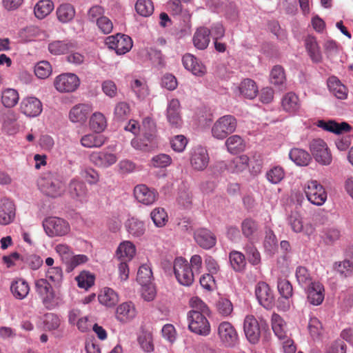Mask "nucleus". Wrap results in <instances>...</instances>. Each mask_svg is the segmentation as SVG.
Masks as SVG:
<instances>
[{
    "label": "nucleus",
    "instance_id": "nucleus-1",
    "mask_svg": "<svg viewBox=\"0 0 353 353\" xmlns=\"http://www.w3.org/2000/svg\"><path fill=\"white\" fill-rule=\"evenodd\" d=\"M34 290L47 310H54L63 303L61 294L46 279L35 280Z\"/></svg>",
    "mask_w": 353,
    "mask_h": 353
},
{
    "label": "nucleus",
    "instance_id": "nucleus-2",
    "mask_svg": "<svg viewBox=\"0 0 353 353\" xmlns=\"http://www.w3.org/2000/svg\"><path fill=\"white\" fill-rule=\"evenodd\" d=\"M38 186L41 192L51 198L59 197L65 192V185L57 173H43L38 180Z\"/></svg>",
    "mask_w": 353,
    "mask_h": 353
},
{
    "label": "nucleus",
    "instance_id": "nucleus-3",
    "mask_svg": "<svg viewBox=\"0 0 353 353\" xmlns=\"http://www.w3.org/2000/svg\"><path fill=\"white\" fill-rule=\"evenodd\" d=\"M236 126L237 121L234 116H223L212 125L211 130L212 137L216 139L223 140L233 133L236 130Z\"/></svg>",
    "mask_w": 353,
    "mask_h": 353
},
{
    "label": "nucleus",
    "instance_id": "nucleus-4",
    "mask_svg": "<svg viewBox=\"0 0 353 353\" xmlns=\"http://www.w3.org/2000/svg\"><path fill=\"white\" fill-rule=\"evenodd\" d=\"M188 327L191 332L203 336L210 334V324L203 313L192 310L188 312Z\"/></svg>",
    "mask_w": 353,
    "mask_h": 353
},
{
    "label": "nucleus",
    "instance_id": "nucleus-5",
    "mask_svg": "<svg viewBox=\"0 0 353 353\" xmlns=\"http://www.w3.org/2000/svg\"><path fill=\"white\" fill-rule=\"evenodd\" d=\"M174 273L178 282L190 286L194 281V273L188 261L182 257L176 258L173 265Z\"/></svg>",
    "mask_w": 353,
    "mask_h": 353
},
{
    "label": "nucleus",
    "instance_id": "nucleus-6",
    "mask_svg": "<svg viewBox=\"0 0 353 353\" xmlns=\"http://www.w3.org/2000/svg\"><path fill=\"white\" fill-rule=\"evenodd\" d=\"M304 192L307 200L315 205H322L327 200L324 187L316 180L308 181L304 185Z\"/></svg>",
    "mask_w": 353,
    "mask_h": 353
},
{
    "label": "nucleus",
    "instance_id": "nucleus-7",
    "mask_svg": "<svg viewBox=\"0 0 353 353\" xmlns=\"http://www.w3.org/2000/svg\"><path fill=\"white\" fill-rule=\"evenodd\" d=\"M267 325L259 323L253 315H247L243 322V331L248 341L252 344L259 343L262 330H265Z\"/></svg>",
    "mask_w": 353,
    "mask_h": 353
},
{
    "label": "nucleus",
    "instance_id": "nucleus-8",
    "mask_svg": "<svg viewBox=\"0 0 353 353\" xmlns=\"http://www.w3.org/2000/svg\"><path fill=\"white\" fill-rule=\"evenodd\" d=\"M217 334L221 343L225 347H233L239 343L237 331L228 321H223L219 324Z\"/></svg>",
    "mask_w": 353,
    "mask_h": 353
},
{
    "label": "nucleus",
    "instance_id": "nucleus-9",
    "mask_svg": "<svg viewBox=\"0 0 353 353\" xmlns=\"http://www.w3.org/2000/svg\"><path fill=\"white\" fill-rule=\"evenodd\" d=\"M105 44L110 49L115 50L117 54H124L129 52L132 47V39L123 34L108 37L105 39Z\"/></svg>",
    "mask_w": 353,
    "mask_h": 353
},
{
    "label": "nucleus",
    "instance_id": "nucleus-10",
    "mask_svg": "<svg viewBox=\"0 0 353 353\" xmlns=\"http://www.w3.org/2000/svg\"><path fill=\"white\" fill-rule=\"evenodd\" d=\"M310 151L315 160L325 165H330L332 158L326 143L320 139H314L310 143Z\"/></svg>",
    "mask_w": 353,
    "mask_h": 353
},
{
    "label": "nucleus",
    "instance_id": "nucleus-11",
    "mask_svg": "<svg viewBox=\"0 0 353 353\" xmlns=\"http://www.w3.org/2000/svg\"><path fill=\"white\" fill-rule=\"evenodd\" d=\"M80 84L79 77L72 73L61 74L56 77L54 85L60 92H72L75 91Z\"/></svg>",
    "mask_w": 353,
    "mask_h": 353
},
{
    "label": "nucleus",
    "instance_id": "nucleus-12",
    "mask_svg": "<svg viewBox=\"0 0 353 353\" xmlns=\"http://www.w3.org/2000/svg\"><path fill=\"white\" fill-rule=\"evenodd\" d=\"M43 228L49 236H63L70 230L68 223L63 219L57 217H50L43 222Z\"/></svg>",
    "mask_w": 353,
    "mask_h": 353
},
{
    "label": "nucleus",
    "instance_id": "nucleus-13",
    "mask_svg": "<svg viewBox=\"0 0 353 353\" xmlns=\"http://www.w3.org/2000/svg\"><path fill=\"white\" fill-rule=\"evenodd\" d=\"M89 159L97 167L107 168L114 165L117 161L118 157L116 154L107 148L92 152L89 156Z\"/></svg>",
    "mask_w": 353,
    "mask_h": 353
},
{
    "label": "nucleus",
    "instance_id": "nucleus-14",
    "mask_svg": "<svg viewBox=\"0 0 353 353\" xmlns=\"http://www.w3.org/2000/svg\"><path fill=\"white\" fill-rule=\"evenodd\" d=\"M134 196L138 202L150 205L157 200L159 193L154 188H150L145 184H139L134 188Z\"/></svg>",
    "mask_w": 353,
    "mask_h": 353
},
{
    "label": "nucleus",
    "instance_id": "nucleus-15",
    "mask_svg": "<svg viewBox=\"0 0 353 353\" xmlns=\"http://www.w3.org/2000/svg\"><path fill=\"white\" fill-rule=\"evenodd\" d=\"M255 294L259 303L265 308L270 309L274 305V294L266 283H258L256 286Z\"/></svg>",
    "mask_w": 353,
    "mask_h": 353
},
{
    "label": "nucleus",
    "instance_id": "nucleus-16",
    "mask_svg": "<svg viewBox=\"0 0 353 353\" xmlns=\"http://www.w3.org/2000/svg\"><path fill=\"white\" fill-rule=\"evenodd\" d=\"M194 239L196 243L205 250L212 248L216 243L215 234L206 228H199L195 230Z\"/></svg>",
    "mask_w": 353,
    "mask_h": 353
},
{
    "label": "nucleus",
    "instance_id": "nucleus-17",
    "mask_svg": "<svg viewBox=\"0 0 353 353\" xmlns=\"http://www.w3.org/2000/svg\"><path fill=\"white\" fill-rule=\"evenodd\" d=\"M209 155L207 150L201 146L195 148L190 157L192 167L198 171L204 170L209 163Z\"/></svg>",
    "mask_w": 353,
    "mask_h": 353
},
{
    "label": "nucleus",
    "instance_id": "nucleus-18",
    "mask_svg": "<svg viewBox=\"0 0 353 353\" xmlns=\"http://www.w3.org/2000/svg\"><path fill=\"white\" fill-rule=\"evenodd\" d=\"M20 110L27 117H34L42 112V103L36 97H26L20 103Z\"/></svg>",
    "mask_w": 353,
    "mask_h": 353
},
{
    "label": "nucleus",
    "instance_id": "nucleus-19",
    "mask_svg": "<svg viewBox=\"0 0 353 353\" xmlns=\"http://www.w3.org/2000/svg\"><path fill=\"white\" fill-rule=\"evenodd\" d=\"M182 63L184 68L190 71L193 74L201 77L206 72V68L193 54L187 53L183 56Z\"/></svg>",
    "mask_w": 353,
    "mask_h": 353
},
{
    "label": "nucleus",
    "instance_id": "nucleus-20",
    "mask_svg": "<svg viewBox=\"0 0 353 353\" xmlns=\"http://www.w3.org/2000/svg\"><path fill=\"white\" fill-rule=\"evenodd\" d=\"M281 107L283 111L288 114H297L301 108L299 96L292 92L286 93L281 99Z\"/></svg>",
    "mask_w": 353,
    "mask_h": 353
},
{
    "label": "nucleus",
    "instance_id": "nucleus-21",
    "mask_svg": "<svg viewBox=\"0 0 353 353\" xmlns=\"http://www.w3.org/2000/svg\"><path fill=\"white\" fill-rule=\"evenodd\" d=\"M308 302L314 305H319L324 299V287L319 281H315L306 288Z\"/></svg>",
    "mask_w": 353,
    "mask_h": 353
},
{
    "label": "nucleus",
    "instance_id": "nucleus-22",
    "mask_svg": "<svg viewBox=\"0 0 353 353\" xmlns=\"http://www.w3.org/2000/svg\"><path fill=\"white\" fill-rule=\"evenodd\" d=\"M155 137L154 133L145 131L143 138L132 139L131 145L137 150L150 152L154 147Z\"/></svg>",
    "mask_w": 353,
    "mask_h": 353
},
{
    "label": "nucleus",
    "instance_id": "nucleus-23",
    "mask_svg": "<svg viewBox=\"0 0 353 353\" xmlns=\"http://www.w3.org/2000/svg\"><path fill=\"white\" fill-rule=\"evenodd\" d=\"M137 310L134 304L131 301L120 304L116 310V318L122 323H127L137 316Z\"/></svg>",
    "mask_w": 353,
    "mask_h": 353
},
{
    "label": "nucleus",
    "instance_id": "nucleus-24",
    "mask_svg": "<svg viewBox=\"0 0 353 353\" xmlns=\"http://www.w3.org/2000/svg\"><path fill=\"white\" fill-rule=\"evenodd\" d=\"M15 216V207L12 201L3 199L0 202V224L8 225Z\"/></svg>",
    "mask_w": 353,
    "mask_h": 353
},
{
    "label": "nucleus",
    "instance_id": "nucleus-25",
    "mask_svg": "<svg viewBox=\"0 0 353 353\" xmlns=\"http://www.w3.org/2000/svg\"><path fill=\"white\" fill-rule=\"evenodd\" d=\"M167 119L173 128H179L182 124L180 114V103L176 99H172L167 108Z\"/></svg>",
    "mask_w": 353,
    "mask_h": 353
},
{
    "label": "nucleus",
    "instance_id": "nucleus-26",
    "mask_svg": "<svg viewBox=\"0 0 353 353\" xmlns=\"http://www.w3.org/2000/svg\"><path fill=\"white\" fill-rule=\"evenodd\" d=\"M68 191L71 198L83 201L88 194V189L85 183L78 179H72L68 188Z\"/></svg>",
    "mask_w": 353,
    "mask_h": 353
},
{
    "label": "nucleus",
    "instance_id": "nucleus-27",
    "mask_svg": "<svg viewBox=\"0 0 353 353\" xmlns=\"http://www.w3.org/2000/svg\"><path fill=\"white\" fill-rule=\"evenodd\" d=\"M304 44L311 60L314 63H320L322 61V54L316 38L312 35H307L304 40Z\"/></svg>",
    "mask_w": 353,
    "mask_h": 353
},
{
    "label": "nucleus",
    "instance_id": "nucleus-28",
    "mask_svg": "<svg viewBox=\"0 0 353 353\" xmlns=\"http://www.w3.org/2000/svg\"><path fill=\"white\" fill-rule=\"evenodd\" d=\"M92 112V108L87 104H78L74 106L69 112L70 120L73 123H83Z\"/></svg>",
    "mask_w": 353,
    "mask_h": 353
},
{
    "label": "nucleus",
    "instance_id": "nucleus-29",
    "mask_svg": "<svg viewBox=\"0 0 353 353\" xmlns=\"http://www.w3.org/2000/svg\"><path fill=\"white\" fill-rule=\"evenodd\" d=\"M135 253V245L130 241H125L118 246L115 253V259L117 261H130Z\"/></svg>",
    "mask_w": 353,
    "mask_h": 353
},
{
    "label": "nucleus",
    "instance_id": "nucleus-30",
    "mask_svg": "<svg viewBox=\"0 0 353 353\" xmlns=\"http://www.w3.org/2000/svg\"><path fill=\"white\" fill-rule=\"evenodd\" d=\"M210 41V30L205 27H200L195 31L192 42L194 46L198 50H205L208 48Z\"/></svg>",
    "mask_w": 353,
    "mask_h": 353
},
{
    "label": "nucleus",
    "instance_id": "nucleus-31",
    "mask_svg": "<svg viewBox=\"0 0 353 353\" xmlns=\"http://www.w3.org/2000/svg\"><path fill=\"white\" fill-rule=\"evenodd\" d=\"M125 227L129 235L133 238L141 237L146 230L144 222L135 217L128 219Z\"/></svg>",
    "mask_w": 353,
    "mask_h": 353
},
{
    "label": "nucleus",
    "instance_id": "nucleus-32",
    "mask_svg": "<svg viewBox=\"0 0 353 353\" xmlns=\"http://www.w3.org/2000/svg\"><path fill=\"white\" fill-rule=\"evenodd\" d=\"M30 288L27 281L23 279H17L12 281L10 291L13 296L18 300H23L27 297Z\"/></svg>",
    "mask_w": 353,
    "mask_h": 353
},
{
    "label": "nucleus",
    "instance_id": "nucleus-33",
    "mask_svg": "<svg viewBox=\"0 0 353 353\" xmlns=\"http://www.w3.org/2000/svg\"><path fill=\"white\" fill-rule=\"evenodd\" d=\"M76 47V43L69 41H53L48 44L49 52L54 55H60L72 51Z\"/></svg>",
    "mask_w": 353,
    "mask_h": 353
},
{
    "label": "nucleus",
    "instance_id": "nucleus-34",
    "mask_svg": "<svg viewBox=\"0 0 353 353\" xmlns=\"http://www.w3.org/2000/svg\"><path fill=\"white\" fill-rule=\"evenodd\" d=\"M317 126L326 131L336 134L347 132L350 131L352 129V127L346 122H341L339 123L334 121H324L321 120L318 121Z\"/></svg>",
    "mask_w": 353,
    "mask_h": 353
},
{
    "label": "nucleus",
    "instance_id": "nucleus-35",
    "mask_svg": "<svg viewBox=\"0 0 353 353\" xmlns=\"http://www.w3.org/2000/svg\"><path fill=\"white\" fill-rule=\"evenodd\" d=\"M98 299L101 304L106 307H114L119 302L117 293L110 288H104L98 295Z\"/></svg>",
    "mask_w": 353,
    "mask_h": 353
},
{
    "label": "nucleus",
    "instance_id": "nucleus-36",
    "mask_svg": "<svg viewBox=\"0 0 353 353\" xmlns=\"http://www.w3.org/2000/svg\"><path fill=\"white\" fill-rule=\"evenodd\" d=\"M327 86L330 92L337 99H346L347 96V88L336 77H330L327 81Z\"/></svg>",
    "mask_w": 353,
    "mask_h": 353
},
{
    "label": "nucleus",
    "instance_id": "nucleus-37",
    "mask_svg": "<svg viewBox=\"0 0 353 353\" xmlns=\"http://www.w3.org/2000/svg\"><path fill=\"white\" fill-rule=\"evenodd\" d=\"M295 276L299 285L303 288H306L316 281L313 279L307 268L302 265L296 268Z\"/></svg>",
    "mask_w": 353,
    "mask_h": 353
},
{
    "label": "nucleus",
    "instance_id": "nucleus-38",
    "mask_svg": "<svg viewBox=\"0 0 353 353\" xmlns=\"http://www.w3.org/2000/svg\"><path fill=\"white\" fill-rule=\"evenodd\" d=\"M290 158L296 165L300 166L307 165L312 158L305 150L300 148H293L289 153Z\"/></svg>",
    "mask_w": 353,
    "mask_h": 353
},
{
    "label": "nucleus",
    "instance_id": "nucleus-39",
    "mask_svg": "<svg viewBox=\"0 0 353 353\" xmlns=\"http://www.w3.org/2000/svg\"><path fill=\"white\" fill-rule=\"evenodd\" d=\"M225 145L228 151L231 154H237L244 150L245 143L243 139L239 135H232L229 137Z\"/></svg>",
    "mask_w": 353,
    "mask_h": 353
},
{
    "label": "nucleus",
    "instance_id": "nucleus-40",
    "mask_svg": "<svg viewBox=\"0 0 353 353\" xmlns=\"http://www.w3.org/2000/svg\"><path fill=\"white\" fill-rule=\"evenodd\" d=\"M19 99V94L17 90L6 88L1 92V103L6 108H13Z\"/></svg>",
    "mask_w": 353,
    "mask_h": 353
},
{
    "label": "nucleus",
    "instance_id": "nucleus-41",
    "mask_svg": "<svg viewBox=\"0 0 353 353\" xmlns=\"http://www.w3.org/2000/svg\"><path fill=\"white\" fill-rule=\"evenodd\" d=\"M103 135L97 134H89L83 136L81 139V143L85 148H100L105 142Z\"/></svg>",
    "mask_w": 353,
    "mask_h": 353
},
{
    "label": "nucleus",
    "instance_id": "nucleus-42",
    "mask_svg": "<svg viewBox=\"0 0 353 353\" xmlns=\"http://www.w3.org/2000/svg\"><path fill=\"white\" fill-rule=\"evenodd\" d=\"M272 327L275 335L279 339L283 340L286 338V323L279 314L275 313L272 316Z\"/></svg>",
    "mask_w": 353,
    "mask_h": 353
},
{
    "label": "nucleus",
    "instance_id": "nucleus-43",
    "mask_svg": "<svg viewBox=\"0 0 353 353\" xmlns=\"http://www.w3.org/2000/svg\"><path fill=\"white\" fill-rule=\"evenodd\" d=\"M239 90L242 95L248 99H254L258 93V87L256 83L250 79H244L239 86Z\"/></svg>",
    "mask_w": 353,
    "mask_h": 353
},
{
    "label": "nucleus",
    "instance_id": "nucleus-44",
    "mask_svg": "<svg viewBox=\"0 0 353 353\" xmlns=\"http://www.w3.org/2000/svg\"><path fill=\"white\" fill-rule=\"evenodd\" d=\"M250 159L247 155L238 156L230 161L227 169L231 172H241L246 170L249 165Z\"/></svg>",
    "mask_w": 353,
    "mask_h": 353
},
{
    "label": "nucleus",
    "instance_id": "nucleus-45",
    "mask_svg": "<svg viewBox=\"0 0 353 353\" xmlns=\"http://www.w3.org/2000/svg\"><path fill=\"white\" fill-rule=\"evenodd\" d=\"M54 9V3L51 0H41L34 6V12L36 17L42 19L48 16Z\"/></svg>",
    "mask_w": 353,
    "mask_h": 353
},
{
    "label": "nucleus",
    "instance_id": "nucleus-46",
    "mask_svg": "<svg viewBox=\"0 0 353 353\" xmlns=\"http://www.w3.org/2000/svg\"><path fill=\"white\" fill-rule=\"evenodd\" d=\"M58 19L62 23H67L71 21L74 15L75 10L73 6L68 3L61 5L57 10Z\"/></svg>",
    "mask_w": 353,
    "mask_h": 353
},
{
    "label": "nucleus",
    "instance_id": "nucleus-47",
    "mask_svg": "<svg viewBox=\"0 0 353 353\" xmlns=\"http://www.w3.org/2000/svg\"><path fill=\"white\" fill-rule=\"evenodd\" d=\"M130 104L125 101H120L114 108V119L117 121H124L130 116Z\"/></svg>",
    "mask_w": 353,
    "mask_h": 353
},
{
    "label": "nucleus",
    "instance_id": "nucleus-48",
    "mask_svg": "<svg viewBox=\"0 0 353 353\" xmlns=\"http://www.w3.org/2000/svg\"><path fill=\"white\" fill-rule=\"evenodd\" d=\"M230 262L232 268L236 271H242L246 265L245 258L243 253L233 250L229 255Z\"/></svg>",
    "mask_w": 353,
    "mask_h": 353
},
{
    "label": "nucleus",
    "instance_id": "nucleus-49",
    "mask_svg": "<svg viewBox=\"0 0 353 353\" xmlns=\"http://www.w3.org/2000/svg\"><path fill=\"white\" fill-rule=\"evenodd\" d=\"M153 278L152 268L149 264H143L139 268L137 280L140 285L151 283Z\"/></svg>",
    "mask_w": 353,
    "mask_h": 353
},
{
    "label": "nucleus",
    "instance_id": "nucleus-50",
    "mask_svg": "<svg viewBox=\"0 0 353 353\" xmlns=\"http://www.w3.org/2000/svg\"><path fill=\"white\" fill-rule=\"evenodd\" d=\"M90 128L96 132L100 133L107 126V121L105 116L101 112H95L92 114L90 121Z\"/></svg>",
    "mask_w": 353,
    "mask_h": 353
},
{
    "label": "nucleus",
    "instance_id": "nucleus-51",
    "mask_svg": "<svg viewBox=\"0 0 353 353\" xmlns=\"http://www.w3.org/2000/svg\"><path fill=\"white\" fill-rule=\"evenodd\" d=\"M307 329L314 340L320 339L323 333V327L321 322L316 317L310 319Z\"/></svg>",
    "mask_w": 353,
    "mask_h": 353
},
{
    "label": "nucleus",
    "instance_id": "nucleus-52",
    "mask_svg": "<svg viewBox=\"0 0 353 353\" xmlns=\"http://www.w3.org/2000/svg\"><path fill=\"white\" fill-rule=\"evenodd\" d=\"M150 217L154 224L158 228L164 226L168 220L167 212L163 208H156L152 210Z\"/></svg>",
    "mask_w": 353,
    "mask_h": 353
},
{
    "label": "nucleus",
    "instance_id": "nucleus-53",
    "mask_svg": "<svg viewBox=\"0 0 353 353\" xmlns=\"http://www.w3.org/2000/svg\"><path fill=\"white\" fill-rule=\"evenodd\" d=\"M172 163V157L164 153H161L154 156L150 162V166L155 168H165L170 166Z\"/></svg>",
    "mask_w": 353,
    "mask_h": 353
},
{
    "label": "nucleus",
    "instance_id": "nucleus-54",
    "mask_svg": "<svg viewBox=\"0 0 353 353\" xmlns=\"http://www.w3.org/2000/svg\"><path fill=\"white\" fill-rule=\"evenodd\" d=\"M135 10L141 16L149 17L154 12L153 3L151 0H137Z\"/></svg>",
    "mask_w": 353,
    "mask_h": 353
},
{
    "label": "nucleus",
    "instance_id": "nucleus-55",
    "mask_svg": "<svg viewBox=\"0 0 353 353\" xmlns=\"http://www.w3.org/2000/svg\"><path fill=\"white\" fill-rule=\"evenodd\" d=\"M277 288L283 299H290L293 295V288L291 283L286 279L279 278Z\"/></svg>",
    "mask_w": 353,
    "mask_h": 353
},
{
    "label": "nucleus",
    "instance_id": "nucleus-56",
    "mask_svg": "<svg viewBox=\"0 0 353 353\" xmlns=\"http://www.w3.org/2000/svg\"><path fill=\"white\" fill-rule=\"evenodd\" d=\"M265 176L269 182L277 184L283 179L285 172L281 166H274L266 172Z\"/></svg>",
    "mask_w": 353,
    "mask_h": 353
},
{
    "label": "nucleus",
    "instance_id": "nucleus-57",
    "mask_svg": "<svg viewBox=\"0 0 353 353\" xmlns=\"http://www.w3.org/2000/svg\"><path fill=\"white\" fill-rule=\"evenodd\" d=\"M241 230L245 237L250 239L257 232L258 224L252 219H246L241 223Z\"/></svg>",
    "mask_w": 353,
    "mask_h": 353
},
{
    "label": "nucleus",
    "instance_id": "nucleus-58",
    "mask_svg": "<svg viewBox=\"0 0 353 353\" xmlns=\"http://www.w3.org/2000/svg\"><path fill=\"white\" fill-rule=\"evenodd\" d=\"M52 72V67L49 62L46 61H42L35 65L34 73L35 75L39 79L48 78Z\"/></svg>",
    "mask_w": 353,
    "mask_h": 353
},
{
    "label": "nucleus",
    "instance_id": "nucleus-59",
    "mask_svg": "<svg viewBox=\"0 0 353 353\" xmlns=\"http://www.w3.org/2000/svg\"><path fill=\"white\" fill-rule=\"evenodd\" d=\"M285 81V74L283 68L280 65H275L270 73V81L275 85H282Z\"/></svg>",
    "mask_w": 353,
    "mask_h": 353
},
{
    "label": "nucleus",
    "instance_id": "nucleus-60",
    "mask_svg": "<svg viewBox=\"0 0 353 353\" xmlns=\"http://www.w3.org/2000/svg\"><path fill=\"white\" fill-rule=\"evenodd\" d=\"M248 261L255 265L261 263V254L256 247L252 243H248L245 247Z\"/></svg>",
    "mask_w": 353,
    "mask_h": 353
},
{
    "label": "nucleus",
    "instance_id": "nucleus-61",
    "mask_svg": "<svg viewBox=\"0 0 353 353\" xmlns=\"http://www.w3.org/2000/svg\"><path fill=\"white\" fill-rule=\"evenodd\" d=\"M76 280L79 288L87 290L94 285V276L89 272H82L76 277Z\"/></svg>",
    "mask_w": 353,
    "mask_h": 353
},
{
    "label": "nucleus",
    "instance_id": "nucleus-62",
    "mask_svg": "<svg viewBox=\"0 0 353 353\" xmlns=\"http://www.w3.org/2000/svg\"><path fill=\"white\" fill-rule=\"evenodd\" d=\"M130 85L138 98L143 99L148 95V89L144 81L134 79L132 81Z\"/></svg>",
    "mask_w": 353,
    "mask_h": 353
},
{
    "label": "nucleus",
    "instance_id": "nucleus-63",
    "mask_svg": "<svg viewBox=\"0 0 353 353\" xmlns=\"http://www.w3.org/2000/svg\"><path fill=\"white\" fill-rule=\"evenodd\" d=\"M288 223L294 232H301L303 230L302 218L296 212H293L290 214Z\"/></svg>",
    "mask_w": 353,
    "mask_h": 353
},
{
    "label": "nucleus",
    "instance_id": "nucleus-64",
    "mask_svg": "<svg viewBox=\"0 0 353 353\" xmlns=\"http://www.w3.org/2000/svg\"><path fill=\"white\" fill-rule=\"evenodd\" d=\"M335 270L340 275L347 277L353 272V263L349 260L335 263Z\"/></svg>",
    "mask_w": 353,
    "mask_h": 353
}]
</instances>
